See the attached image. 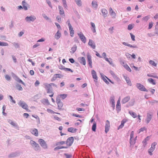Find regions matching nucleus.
I'll use <instances>...</instances> for the list:
<instances>
[{
  "instance_id": "f257e3e1",
  "label": "nucleus",
  "mask_w": 158,
  "mask_h": 158,
  "mask_svg": "<svg viewBox=\"0 0 158 158\" xmlns=\"http://www.w3.org/2000/svg\"><path fill=\"white\" fill-rule=\"evenodd\" d=\"M56 102L58 106V108L59 110H61L63 106V103L61 101L60 97L57 96L56 98Z\"/></svg>"
},
{
  "instance_id": "f03ea898",
  "label": "nucleus",
  "mask_w": 158,
  "mask_h": 158,
  "mask_svg": "<svg viewBox=\"0 0 158 158\" xmlns=\"http://www.w3.org/2000/svg\"><path fill=\"white\" fill-rule=\"evenodd\" d=\"M136 87L139 90L141 91H146L148 92V90L143 85L139 83H137L136 85Z\"/></svg>"
},
{
  "instance_id": "7ed1b4c3",
  "label": "nucleus",
  "mask_w": 158,
  "mask_h": 158,
  "mask_svg": "<svg viewBox=\"0 0 158 158\" xmlns=\"http://www.w3.org/2000/svg\"><path fill=\"white\" fill-rule=\"evenodd\" d=\"M44 85L45 86V88L47 93H52V88L50 84L46 83L44 84Z\"/></svg>"
},
{
  "instance_id": "20e7f679",
  "label": "nucleus",
  "mask_w": 158,
  "mask_h": 158,
  "mask_svg": "<svg viewBox=\"0 0 158 158\" xmlns=\"http://www.w3.org/2000/svg\"><path fill=\"white\" fill-rule=\"evenodd\" d=\"M74 141V138L73 137L69 138L66 141L67 146L70 147L72 145Z\"/></svg>"
},
{
  "instance_id": "39448f33",
  "label": "nucleus",
  "mask_w": 158,
  "mask_h": 158,
  "mask_svg": "<svg viewBox=\"0 0 158 158\" xmlns=\"http://www.w3.org/2000/svg\"><path fill=\"white\" fill-rule=\"evenodd\" d=\"M19 105L23 109H25L27 110H28V106L27 104L25 102L20 101L18 103Z\"/></svg>"
},
{
  "instance_id": "423d86ee",
  "label": "nucleus",
  "mask_w": 158,
  "mask_h": 158,
  "mask_svg": "<svg viewBox=\"0 0 158 158\" xmlns=\"http://www.w3.org/2000/svg\"><path fill=\"white\" fill-rule=\"evenodd\" d=\"M134 135V131H132L131 132L130 135V143L131 145H133L135 143V141L133 139Z\"/></svg>"
},
{
  "instance_id": "0eeeda50",
  "label": "nucleus",
  "mask_w": 158,
  "mask_h": 158,
  "mask_svg": "<svg viewBox=\"0 0 158 158\" xmlns=\"http://www.w3.org/2000/svg\"><path fill=\"white\" fill-rule=\"evenodd\" d=\"M40 145L44 149H47L48 146L45 141L42 139H40Z\"/></svg>"
},
{
  "instance_id": "6e6552de",
  "label": "nucleus",
  "mask_w": 158,
  "mask_h": 158,
  "mask_svg": "<svg viewBox=\"0 0 158 158\" xmlns=\"http://www.w3.org/2000/svg\"><path fill=\"white\" fill-rule=\"evenodd\" d=\"M78 35L81 41L84 43H85L86 42V38L82 33L80 32V33H78Z\"/></svg>"
},
{
  "instance_id": "1a4fd4ad",
  "label": "nucleus",
  "mask_w": 158,
  "mask_h": 158,
  "mask_svg": "<svg viewBox=\"0 0 158 158\" xmlns=\"http://www.w3.org/2000/svg\"><path fill=\"white\" fill-rule=\"evenodd\" d=\"M87 57L89 65L90 68H92V66L91 56L89 53L87 54Z\"/></svg>"
},
{
  "instance_id": "9d476101",
  "label": "nucleus",
  "mask_w": 158,
  "mask_h": 158,
  "mask_svg": "<svg viewBox=\"0 0 158 158\" xmlns=\"http://www.w3.org/2000/svg\"><path fill=\"white\" fill-rule=\"evenodd\" d=\"M36 19V18L34 16H27L25 18V20L26 21L29 22L31 21L33 22Z\"/></svg>"
},
{
  "instance_id": "9b49d317",
  "label": "nucleus",
  "mask_w": 158,
  "mask_h": 158,
  "mask_svg": "<svg viewBox=\"0 0 158 158\" xmlns=\"http://www.w3.org/2000/svg\"><path fill=\"white\" fill-rule=\"evenodd\" d=\"M110 122L107 120L106 122L105 127V132L106 133L109 131L110 128Z\"/></svg>"
},
{
  "instance_id": "f8f14e48",
  "label": "nucleus",
  "mask_w": 158,
  "mask_h": 158,
  "mask_svg": "<svg viewBox=\"0 0 158 158\" xmlns=\"http://www.w3.org/2000/svg\"><path fill=\"white\" fill-rule=\"evenodd\" d=\"M91 74L93 78L94 79V81H97L98 80V77L97 75L96 72L94 70H92L91 71Z\"/></svg>"
},
{
  "instance_id": "ddd939ff",
  "label": "nucleus",
  "mask_w": 158,
  "mask_h": 158,
  "mask_svg": "<svg viewBox=\"0 0 158 158\" xmlns=\"http://www.w3.org/2000/svg\"><path fill=\"white\" fill-rule=\"evenodd\" d=\"M110 102L111 103V106L114 109L115 107L114 97L113 95L111 96L110 98Z\"/></svg>"
},
{
  "instance_id": "4468645a",
  "label": "nucleus",
  "mask_w": 158,
  "mask_h": 158,
  "mask_svg": "<svg viewBox=\"0 0 158 158\" xmlns=\"http://www.w3.org/2000/svg\"><path fill=\"white\" fill-rule=\"evenodd\" d=\"M152 117V115L149 113H147L146 121L147 124L149 123L151 120Z\"/></svg>"
},
{
  "instance_id": "2eb2a0df",
  "label": "nucleus",
  "mask_w": 158,
  "mask_h": 158,
  "mask_svg": "<svg viewBox=\"0 0 158 158\" xmlns=\"http://www.w3.org/2000/svg\"><path fill=\"white\" fill-rule=\"evenodd\" d=\"M78 60L81 64L85 65L86 64L85 60L84 57H82L78 58Z\"/></svg>"
},
{
  "instance_id": "dca6fc26",
  "label": "nucleus",
  "mask_w": 158,
  "mask_h": 158,
  "mask_svg": "<svg viewBox=\"0 0 158 158\" xmlns=\"http://www.w3.org/2000/svg\"><path fill=\"white\" fill-rule=\"evenodd\" d=\"M88 44L93 49H94L95 48L96 46L95 43L93 40L90 39L89 40V42L88 43Z\"/></svg>"
},
{
  "instance_id": "f3484780",
  "label": "nucleus",
  "mask_w": 158,
  "mask_h": 158,
  "mask_svg": "<svg viewBox=\"0 0 158 158\" xmlns=\"http://www.w3.org/2000/svg\"><path fill=\"white\" fill-rule=\"evenodd\" d=\"M130 97L129 96H127L124 98L122 100L121 103L122 104H124L127 102L130 99Z\"/></svg>"
},
{
  "instance_id": "a211bd4d",
  "label": "nucleus",
  "mask_w": 158,
  "mask_h": 158,
  "mask_svg": "<svg viewBox=\"0 0 158 158\" xmlns=\"http://www.w3.org/2000/svg\"><path fill=\"white\" fill-rule=\"evenodd\" d=\"M31 132L32 134L34 135L35 136H38V132L37 129H31Z\"/></svg>"
},
{
  "instance_id": "6ab92c4d",
  "label": "nucleus",
  "mask_w": 158,
  "mask_h": 158,
  "mask_svg": "<svg viewBox=\"0 0 158 158\" xmlns=\"http://www.w3.org/2000/svg\"><path fill=\"white\" fill-rule=\"evenodd\" d=\"M102 14L103 16L104 17L107 16L108 11L106 9L104 8L102 9Z\"/></svg>"
},
{
  "instance_id": "aec40b11",
  "label": "nucleus",
  "mask_w": 158,
  "mask_h": 158,
  "mask_svg": "<svg viewBox=\"0 0 158 158\" xmlns=\"http://www.w3.org/2000/svg\"><path fill=\"white\" fill-rule=\"evenodd\" d=\"M122 44H123L124 45L127 46H128V47H130L131 48H138L137 46L136 45H131V44H129L127 43H126L125 42H123Z\"/></svg>"
},
{
  "instance_id": "412c9836",
  "label": "nucleus",
  "mask_w": 158,
  "mask_h": 158,
  "mask_svg": "<svg viewBox=\"0 0 158 158\" xmlns=\"http://www.w3.org/2000/svg\"><path fill=\"white\" fill-rule=\"evenodd\" d=\"M77 131V129L72 127L69 128L68 129V131L71 133L76 132Z\"/></svg>"
},
{
  "instance_id": "4be33fe9",
  "label": "nucleus",
  "mask_w": 158,
  "mask_h": 158,
  "mask_svg": "<svg viewBox=\"0 0 158 158\" xmlns=\"http://www.w3.org/2000/svg\"><path fill=\"white\" fill-rule=\"evenodd\" d=\"M90 24L91 26V29L93 33H95L96 32V29H95V26L94 23L93 22L90 23Z\"/></svg>"
},
{
  "instance_id": "5701e85b",
  "label": "nucleus",
  "mask_w": 158,
  "mask_h": 158,
  "mask_svg": "<svg viewBox=\"0 0 158 158\" xmlns=\"http://www.w3.org/2000/svg\"><path fill=\"white\" fill-rule=\"evenodd\" d=\"M41 102L44 105H48L50 104L48 100L47 99H42Z\"/></svg>"
},
{
  "instance_id": "b1692460",
  "label": "nucleus",
  "mask_w": 158,
  "mask_h": 158,
  "mask_svg": "<svg viewBox=\"0 0 158 158\" xmlns=\"http://www.w3.org/2000/svg\"><path fill=\"white\" fill-rule=\"evenodd\" d=\"M92 6L94 9H96L98 6L97 2L95 1H93L92 3Z\"/></svg>"
},
{
  "instance_id": "393cba45",
  "label": "nucleus",
  "mask_w": 158,
  "mask_h": 158,
  "mask_svg": "<svg viewBox=\"0 0 158 158\" xmlns=\"http://www.w3.org/2000/svg\"><path fill=\"white\" fill-rule=\"evenodd\" d=\"M58 9L59 11V13L60 15H64V12L62 7L60 6H59Z\"/></svg>"
},
{
  "instance_id": "a878e982",
  "label": "nucleus",
  "mask_w": 158,
  "mask_h": 158,
  "mask_svg": "<svg viewBox=\"0 0 158 158\" xmlns=\"http://www.w3.org/2000/svg\"><path fill=\"white\" fill-rule=\"evenodd\" d=\"M77 48V46L76 45H73V46L71 48V51H70V53L73 54L76 51Z\"/></svg>"
},
{
  "instance_id": "bb28decb",
  "label": "nucleus",
  "mask_w": 158,
  "mask_h": 158,
  "mask_svg": "<svg viewBox=\"0 0 158 158\" xmlns=\"http://www.w3.org/2000/svg\"><path fill=\"white\" fill-rule=\"evenodd\" d=\"M116 109H117V110L119 111L120 110V108H121V106H120V101L119 100H118L117 102V104H116Z\"/></svg>"
},
{
  "instance_id": "cd10ccee",
  "label": "nucleus",
  "mask_w": 158,
  "mask_h": 158,
  "mask_svg": "<svg viewBox=\"0 0 158 158\" xmlns=\"http://www.w3.org/2000/svg\"><path fill=\"white\" fill-rule=\"evenodd\" d=\"M129 113L134 118H135L137 117L136 113L132 111H130Z\"/></svg>"
},
{
  "instance_id": "c85d7f7f",
  "label": "nucleus",
  "mask_w": 158,
  "mask_h": 158,
  "mask_svg": "<svg viewBox=\"0 0 158 158\" xmlns=\"http://www.w3.org/2000/svg\"><path fill=\"white\" fill-rule=\"evenodd\" d=\"M69 30L70 31V34L71 36L73 37V36L74 34V31L73 30V28L72 26H70L69 27Z\"/></svg>"
},
{
  "instance_id": "c756f323",
  "label": "nucleus",
  "mask_w": 158,
  "mask_h": 158,
  "mask_svg": "<svg viewBox=\"0 0 158 158\" xmlns=\"http://www.w3.org/2000/svg\"><path fill=\"white\" fill-rule=\"evenodd\" d=\"M61 34L59 32V31H58L55 35V38L57 40L61 36Z\"/></svg>"
},
{
  "instance_id": "7c9ffc66",
  "label": "nucleus",
  "mask_w": 158,
  "mask_h": 158,
  "mask_svg": "<svg viewBox=\"0 0 158 158\" xmlns=\"http://www.w3.org/2000/svg\"><path fill=\"white\" fill-rule=\"evenodd\" d=\"M30 143L31 145L33 147L35 148L38 146V144L36 143L32 140L30 141Z\"/></svg>"
},
{
  "instance_id": "2f4dec72",
  "label": "nucleus",
  "mask_w": 158,
  "mask_h": 158,
  "mask_svg": "<svg viewBox=\"0 0 158 158\" xmlns=\"http://www.w3.org/2000/svg\"><path fill=\"white\" fill-rule=\"evenodd\" d=\"M22 3L24 9L25 10H27L28 5L27 4V3L24 1H23Z\"/></svg>"
},
{
  "instance_id": "473e14b6",
  "label": "nucleus",
  "mask_w": 158,
  "mask_h": 158,
  "mask_svg": "<svg viewBox=\"0 0 158 158\" xmlns=\"http://www.w3.org/2000/svg\"><path fill=\"white\" fill-rule=\"evenodd\" d=\"M96 123L95 122H94L93 125L92 126V130L94 132H95L96 131Z\"/></svg>"
},
{
  "instance_id": "72a5a7b5",
  "label": "nucleus",
  "mask_w": 158,
  "mask_h": 158,
  "mask_svg": "<svg viewBox=\"0 0 158 158\" xmlns=\"http://www.w3.org/2000/svg\"><path fill=\"white\" fill-rule=\"evenodd\" d=\"M148 81L150 83L152 84L153 85H155L156 84V83L154 80L151 78L148 79Z\"/></svg>"
},
{
  "instance_id": "f704fd0d",
  "label": "nucleus",
  "mask_w": 158,
  "mask_h": 158,
  "mask_svg": "<svg viewBox=\"0 0 158 158\" xmlns=\"http://www.w3.org/2000/svg\"><path fill=\"white\" fill-rule=\"evenodd\" d=\"M60 98H61L63 100L67 96V94H61L58 96Z\"/></svg>"
},
{
  "instance_id": "c9c22d12",
  "label": "nucleus",
  "mask_w": 158,
  "mask_h": 158,
  "mask_svg": "<svg viewBox=\"0 0 158 158\" xmlns=\"http://www.w3.org/2000/svg\"><path fill=\"white\" fill-rule=\"evenodd\" d=\"M154 148L153 147H151L150 148L148 149V152L150 155H152V152L154 151Z\"/></svg>"
},
{
  "instance_id": "e433bc0d",
  "label": "nucleus",
  "mask_w": 158,
  "mask_h": 158,
  "mask_svg": "<svg viewBox=\"0 0 158 158\" xmlns=\"http://www.w3.org/2000/svg\"><path fill=\"white\" fill-rule=\"evenodd\" d=\"M125 123V121L124 120H122L121 121V125L118 127V129L122 128L124 126V124Z\"/></svg>"
},
{
  "instance_id": "4c0bfd02",
  "label": "nucleus",
  "mask_w": 158,
  "mask_h": 158,
  "mask_svg": "<svg viewBox=\"0 0 158 158\" xmlns=\"http://www.w3.org/2000/svg\"><path fill=\"white\" fill-rule=\"evenodd\" d=\"M149 62V63L153 66L156 67L157 65V64L153 60H150Z\"/></svg>"
},
{
  "instance_id": "58836bf2",
  "label": "nucleus",
  "mask_w": 158,
  "mask_h": 158,
  "mask_svg": "<svg viewBox=\"0 0 158 158\" xmlns=\"http://www.w3.org/2000/svg\"><path fill=\"white\" fill-rule=\"evenodd\" d=\"M66 143L65 141H61L56 143V145L58 146L59 145H62Z\"/></svg>"
},
{
  "instance_id": "ea45409f",
  "label": "nucleus",
  "mask_w": 158,
  "mask_h": 158,
  "mask_svg": "<svg viewBox=\"0 0 158 158\" xmlns=\"http://www.w3.org/2000/svg\"><path fill=\"white\" fill-rule=\"evenodd\" d=\"M124 67L127 70L130 72H131V70L130 68L129 67V66L127 65V64H125L124 65Z\"/></svg>"
},
{
  "instance_id": "a19ab883",
  "label": "nucleus",
  "mask_w": 158,
  "mask_h": 158,
  "mask_svg": "<svg viewBox=\"0 0 158 158\" xmlns=\"http://www.w3.org/2000/svg\"><path fill=\"white\" fill-rule=\"evenodd\" d=\"M8 44L7 43L0 41V46H8Z\"/></svg>"
},
{
  "instance_id": "79ce46f5",
  "label": "nucleus",
  "mask_w": 158,
  "mask_h": 158,
  "mask_svg": "<svg viewBox=\"0 0 158 158\" xmlns=\"http://www.w3.org/2000/svg\"><path fill=\"white\" fill-rule=\"evenodd\" d=\"M47 111L48 112L51 113V114L56 113V114H60L59 113H56V112H54L53 110H51V109H47Z\"/></svg>"
},
{
  "instance_id": "37998d69",
  "label": "nucleus",
  "mask_w": 158,
  "mask_h": 158,
  "mask_svg": "<svg viewBox=\"0 0 158 158\" xmlns=\"http://www.w3.org/2000/svg\"><path fill=\"white\" fill-rule=\"evenodd\" d=\"M109 59L111 60L110 61L109 60V59L108 58H105L106 61L108 62L110 64L112 65L113 64L112 62V59L110 58Z\"/></svg>"
},
{
  "instance_id": "c03bdc74",
  "label": "nucleus",
  "mask_w": 158,
  "mask_h": 158,
  "mask_svg": "<svg viewBox=\"0 0 158 158\" xmlns=\"http://www.w3.org/2000/svg\"><path fill=\"white\" fill-rule=\"evenodd\" d=\"M150 19L149 16H147L143 18V20L145 21H147Z\"/></svg>"
},
{
  "instance_id": "a18cd8bd",
  "label": "nucleus",
  "mask_w": 158,
  "mask_h": 158,
  "mask_svg": "<svg viewBox=\"0 0 158 158\" xmlns=\"http://www.w3.org/2000/svg\"><path fill=\"white\" fill-rule=\"evenodd\" d=\"M76 3L79 6H81V1H76Z\"/></svg>"
},
{
  "instance_id": "49530a36",
  "label": "nucleus",
  "mask_w": 158,
  "mask_h": 158,
  "mask_svg": "<svg viewBox=\"0 0 158 158\" xmlns=\"http://www.w3.org/2000/svg\"><path fill=\"white\" fill-rule=\"evenodd\" d=\"M133 27V26L131 24H129L128 26L127 29L129 30L132 29Z\"/></svg>"
},
{
  "instance_id": "de8ad7c7",
  "label": "nucleus",
  "mask_w": 158,
  "mask_h": 158,
  "mask_svg": "<svg viewBox=\"0 0 158 158\" xmlns=\"http://www.w3.org/2000/svg\"><path fill=\"white\" fill-rule=\"evenodd\" d=\"M147 76L148 77H152L154 78H158V77L157 76H154L152 75L151 74L148 73L147 74Z\"/></svg>"
},
{
  "instance_id": "09e8293b",
  "label": "nucleus",
  "mask_w": 158,
  "mask_h": 158,
  "mask_svg": "<svg viewBox=\"0 0 158 158\" xmlns=\"http://www.w3.org/2000/svg\"><path fill=\"white\" fill-rule=\"evenodd\" d=\"M152 26H153V23L152 22H150L149 23L148 27V29H151L152 28Z\"/></svg>"
},
{
  "instance_id": "8fccbe9b",
  "label": "nucleus",
  "mask_w": 158,
  "mask_h": 158,
  "mask_svg": "<svg viewBox=\"0 0 158 158\" xmlns=\"http://www.w3.org/2000/svg\"><path fill=\"white\" fill-rule=\"evenodd\" d=\"M55 76L56 78H61L63 76L60 74H55Z\"/></svg>"
},
{
  "instance_id": "3c124183",
  "label": "nucleus",
  "mask_w": 158,
  "mask_h": 158,
  "mask_svg": "<svg viewBox=\"0 0 158 158\" xmlns=\"http://www.w3.org/2000/svg\"><path fill=\"white\" fill-rule=\"evenodd\" d=\"M150 103H151L152 105L155 103H158V101H156L155 100H152L151 101L149 102Z\"/></svg>"
},
{
  "instance_id": "603ef678",
  "label": "nucleus",
  "mask_w": 158,
  "mask_h": 158,
  "mask_svg": "<svg viewBox=\"0 0 158 158\" xmlns=\"http://www.w3.org/2000/svg\"><path fill=\"white\" fill-rule=\"evenodd\" d=\"M64 70L65 71H69L71 72H73V71L71 69H70L68 68H65L64 69Z\"/></svg>"
},
{
  "instance_id": "864d4df0",
  "label": "nucleus",
  "mask_w": 158,
  "mask_h": 158,
  "mask_svg": "<svg viewBox=\"0 0 158 158\" xmlns=\"http://www.w3.org/2000/svg\"><path fill=\"white\" fill-rule=\"evenodd\" d=\"M17 87L19 90H23V88L21 87L20 85H18L17 86Z\"/></svg>"
},
{
  "instance_id": "5fc2aeb1",
  "label": "nucleus",
  "mask_w": 158,
  "mask_h": 158,
  "mask_svg": "<svg viewBox=\"0 0 158 158\" xmlns=\"http://www.w3.org/2000/svg\"><path fill=\"white\" fill-rule=\"evenodd\" d=\"M130 35H131V38L132 39V40L133 41H135V35H133L131 33H130Z\"/></svg>"
},
{
  "instance_id": "6e6d98bb",
  "label": "nucleus",
  "mask_w": 158,
  "mask_h": 158,
  "mask_svg": "<svg viewBox=\"0 0 158 158\" xmlns=\"http://www.w3.org/2000/svg\"><path fill=\"white\" fill-rule=\"evenodd\" d=\"M72 115L74 116H75V117H79V118H82V116L81 115L76 114H75L73 113L72 114Z\"/></svg>"
},
{
  "instance_id": "4d7b16f0",
  "label": "nucleus",
  "mask_w": 158,
  "mask_h": 158,
  "mask_svg": "<svg viewBox=\"0 0 158 158\" xmlns=\"http://www.w3.org/2000/svg\"><path fill=\"white\" fill-rule=\"evenodd\" d=\"M5 78L6 79L7 81L10 80L11 79L9 75H6L5 76Z\"/></svg>"
},
{
  "instance_id": "13d9d810",
  "label": "nucleus",
  "mask_w": 158,
  "mask_h": 158,
  "mask_svg": "<svg viewBox=\"0 0 158 158\" xmlns=\"http://www.w3.org/2000/svg\"><path fill=\"white\" fill-rule=\"evenodd\" d=\"M126 82L128 85L130 86H131V83L130 79L127 81Z\"/></svg>"
},
{
  "instance_id": "bf43d9fd",
  "label": "nucleus",
  "mask_w": 158,
  "mask_h": 158,
  "mask_svg": "<svg viewBox=\"0 0 158 158\" xmlns=\"http://www.w3.org/2000/svg\"><path fill=\"white\" fill-rule=\"evenodd\" d=\"M9 122L10 124L13 126H15L16 125L15 123L10 120H9Z\"/></svg>"
},
{
  "instance_id": "052dcab7",
  "label": "nucleus",
  "mask_w": 158,
  "mask_h": 158,
  "mask_svg": "<svg viewBox=\"0 0 158 158\" xmlns=\"http://www.w3.org/2000/svg\"><path fill=\"white\" fill-rule=\"evenodd\" d=\"M9 97H10V101L11 102H13V103H15V100H14L13 99V97H12V96H10V95L9 96Z\"/></svg>"
},
{
  "instance_id": "680f3d73",
  "label": "nucleus",
  "mask_w": 158,
  "mask_h": 158,
  "mask_svg": "<svg viewBox=\"0 0 158 158\" xmlns=\"http://www.w3.org/2000/svg\"><path fill=\"white\" fill-rule=\"evenodd\" d=\"M54 119L59 121H60L61 119L60 118H59L56 115L54 117Z\"/></svg>"
},
{
  "instance_id": "e2e57ef3",
  "label": "nucleus",
  "mask_w": 158,
  "mask_h": 158,
  "mask_svg": "<svg viewBox=\"0 0 158 158\" xmlns=\"http://www.w3.org/2000/svg\"><path fill=\"white\" fill-rule=\"evenodd\" d=\"M64 155L66 156V158H70L72 156V155H69L66 153L64 154Z\"/></svg>"
},
{
  "instance_id": "0e129e2a",
  "label": "nucleus",
  "mask_w": 158,
  "mask_h": 158,
  "mask_svg": "<svg viewBox=\"0 0 158 158\" xmlns=\"http://www.w3.org/2000/svg\"><path fill=\"white\" fill-rule=\"evenodd\" d=\"M39 84H40V82L38 80H37L36 81V82H35L34 85H35V86H38Z\"/></svg>"
},
{
  "instance_id": "69168bd1",
  "label": "nucleus",
  "mask_w": 158,
  "mask_h": 158,
  "mask_svg": "<svg viewBox=\"0 0 158 158\" xmlns=\"http://www.w3.org/2000/svg\"><path fill=\"white\" fill-rule=\"evenodd\" d=\"M14 46L15 48H19V45L17 43H15L14 44Z\"/></svg>"
},
{
  "instance_id": "338daca9",
  "label": "nucleus",
  "mask_w": 158,
  "mask_h": 158,
  "mask_svg": "<svg viewBox=\"0 0 158 158\" xmlns=\"http://www.w3.org/2000/svg\"><path fill=\"white\" fill-rule=\"evenodd\" d=\"M63 6L64 8H66L67 7V5L66 4V1H63Z\"/></svg>"
},
{
  "instance_id": "774afa93",
  "label": "nucleus",
  "mask_w": 158,
  "mask_h": 158,
  "mask_svg": "<svg viewBox=\"0 0 158 158\" xmlns=\"http://www.w3.org/2000/svg\"><path fill=\"white\" fill-rule=\"evenodd\" d=\"M120 64L124 67V65L125 64H126L125 63V62L122 60H121L120 61Z\"/></svg>"
}]
</instances>
